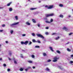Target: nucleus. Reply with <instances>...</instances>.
<instances>
[{
  "label": "nucleus",
  "instance_id": "14",
  "mask_svg": "<svg viewBox=\"0 0 73 73\" xmlns=\"http://www.w3.org/2000/svg\"><path fill=\"white\" fill-rule=\"evenodd\" d=\"M56 52H57V53H58V54H60L61 52H60V51L58 50H56Z\"/></svg>",
  "mask_w": 73,
  "mask_h": 73
},
{
  "label": "nucleus",
  "instance_id": "60",
  "mask_svg": "<svg viewBox=\"0 0 73 73\" xmlns=\"http://www.w3.org/2000/svg\"><path fill=\"white\" fill-rule=\"evenodd\" d=\"M9 58V60H11V58Z\"/></svg>",
  "mask_w": 73,
  "mask_h": 73
},
{
  "label": "nucleus",
  "instance_id": "64",
  "mask_svg": "<svg viewBox=\"0 0 73 73\" xmlns=\"http://www.w3.org/2000/svg\"><path fill=\"white\" fill-rule=\"evenodd\" d=\"M28 16H29V15H27V17H28Z\"/></svg>",
  "mask_w": 73,
  "mask_h": 73
},
{
  "label": "nucleus",
  "instance_id": "55",
  "mask_svg": "<svg viewBox=\"0 0 73 73\" xmlns=\"http://www.w3.org/2000/svg\"><path fill=\"white\" fill-rule=\"evenodd\" d=\"M35 68H36V67H35V66H33V69H35Z\"/></svg>",
  "mask_w": 73,
  "mask_h": 73
},
{
  "label": "nucleus",
  "instance_id": "26",
  "mask_svg": "<svg viewBox=\"0 0 73 73\" xmlns=\"http://www.w3.org/2000/svg\"><path fill=\"white\" fill-rule=\"evenodd\" d=\"M35 48H40V46H35Z\"/></svg>",
  "mask_w": 73,
  "mask_h": 73
},
{
  "label": "nucleus",
  "instance_id": "1",
  "mask_svg": "<svg viewBox=\"0 0 73 73\" xmlns=\"http://www.w3.org/2000/svg\"><path fill=\"white\" fill-rule=\"evenodd\" d=\"M36 36L38 37H40V38H41L43 39H44L45 38L41 34H36Z\"/></svg>",
  "mask_w": 73,
  "mask_h": 73
},
{
  "label": "nucleus",
  "instance_id": "6",
  "mask_svg": "<svg viewBox=\"0 0 73 73\" xmlns=\"http://www.w3.org/2000/svg\"><path fill=\"white\" fill-rule=\"evenodd\" d=\"M60 37L58 36L57 37L55 38V40H58V39H60Z\"/></svg>",
  "mask_w": 73,
  "mask_h": 73
},
{
  "label": "nucleus",
  "instance_id": "45",
  "mask_svg": "<svg viewBox=\"0 0 73 73\" xmlns=\"http://www.w3.org/2000/svg\"><path fill=\"white\" fill-rule=\"evenodd\" d=\"M72 34H73V33H71L69 34V36H70V35H72Z\"/></svg>",
  "mask_w": 73,
  "mask_h": 73
},
{
  "label": "nucleus",
  "instance_id": "40",
  "mask_svg": "<svg viewBox=\"0 0 73 73\" xmlns=\"http://www.w3.org/2000/svg\"><path fill=\"white\" fill-rule=\"evenodd\" d=\"M53 19H51L50 20V22L51 23V22H53Z\"/></svg>",
  "mask_w": 73,
  "mask_h": 73
},
{
  "label": "nucleus",
  "instance_id": "8",
  "mask_svg": "<svg viewBox=\"0 0 73 73\" xmlns=\"http://www.w3.org/2000/svg\"><path fill=\"white\" fill-rule=\"evenodd\" d=\"M29 42V41H26L24 42V44L25 45H27V44Z\"/></svg>",
  "mask_w": 73,
  "mask_h": 73
},
{
  "label": "nucleus",
  "instance_id": "46",
  "mask_svg": "<svg viewBox=\"0 0 73 73\" xmlns=\"http://www.w3.org/2000/svg\"><path fill=\"white\" fill-rule=\"evenodd\" d=\"M26 36V34H23L22 35V36Z\"/></svg>",
  "mask_w": 73,
  "mask_h": 73
},
{
  "label": "nucleus",
  "instance_id": "30",
  "mask_svg": "<svg viewBox=\"0 0 73 73\" xmlns=\"http://www.w3.org/2000/svg\"><path fill=\"white\" fill-rule=\"evenodd\" d=\"M23 70H24L23 68H20L19 70H20V71H23Z\"/></svg>",
  "mask_w": 73,
  "mask_h": 73
},
{
  "label": "nucleus",
  "instance_id": "37",
  "mask_svg": "<svg viewBox=\"0 0 73 73\" xmlns=\"http://www.w3.org/2000/svg\"><path fill=\"white\" fill-rule=\"evenodd\" d=\"M10 70H11V69L9 68H8L7 70V72H10Z\"/></svg>",
  "mask_w": 73,
  "mask_h": 73
},
{
  "label": "nucleus",
  "instance_id": "9",
  "mask_svg": "<svg viewBox=\"0 0 73 73\" xmlns=\"http://www.w3.org/2000/svg\"><path fill=\"white\" fill-rule=\"evenodd\" d=\"M37 9V8H31L30 9V10H31V11H33V10H35V9Z\"/></svg>",
  "mask_w": 73,
  "mask_h": 73
},
{
  "label": "nucleus",
  "instance_id": "39",
  "mask_svg": "<svg viewBox=\"0 0 73 73\" xmlns=\"http://www.w3.org/2000/svg\"><path fill=\"white\" fill-rule=\"evenodd\" d=\"M31 57H32V58H35V55H32L31 56Z\"/></svg>",
  "mask_w": 73,
  "mask_h": 73
},
{
  "label": "nucleus",
  "instance_id": "50",
  "mask_svg": "<svg viewBox=\"0 0 73 73\" xmlns=\"http://www.w3.org/2000/svg\"><path fill=\"white\" fill-rule=\"evenodd\" d=\"M28 70V69L27 68L25 69V71H27Z\"/></svg>",
  "mask_w": 73,
  "mask_h": 73
},
{
  "label": "nucleus",
  "instance_id": "10",
  "mask_svg": "<svg viewBox=\"0 0 73 73\" xmlns=\"http://www.w3.org/2000/svg\"><path fill=\"white\" fill-rule=\"evenodd\" d=\"M26 24L27 25H31V23L29 22H26Z\"/></svg>",
  "mask_w": 73,
  "mask_h": 73
},
{
  "label": "nucleus",
  "instance_id": "16",
  "mask_svg": "<svg viewBox=\"0 0 73 73\" xmlns=\"http://www.w3.org/2000/svg\"><path fill=\"white\" fill-rule=\"evenodd\" d=\"M43 56H46V54L45 53H43Z\"/></svg>",
  "mask_w": 73,
  "mask_h": 73
},
{
  "label": "nucleus",
  "instance_id": "35",
  "mask_svg": "<svg viewBox=\"0 0 73 73\" xmlns=\"http://www.w3.org/2000/svg\"><path fill=\"white\" fill-rule=\"evenodd\" d=\"M14 62L15 64H17V63L16 61V60H14Z\"/></svg>",
  "mask_w": 73,
  "mask_h": 73
},
{
  "label": "nucleus",
  "instance_id": "4",
  "mask_svg": "<svg viewBox=\"0 0 73 73\" xmlns=\"http://www.w3.org/2000/svg\"><path fill=\"white\" fill-rule=\"evenodd\" d=\"M53 5H51L48 8V9H52V8H53Z\"/></svg>",
  "mask_w": 73,
  "mask_h": 73
},
{
  "label": "nucleus",
  "instance_id": "58",
  "mask_svg": "<svg viewBox=\"0 0 73 73\" xmlns=\"http://www.w3.org/2000/svg\"><path fill=\"white\" fill-rule=\"evenodd\" d=\"M41 1H38V3H41Z\"/></svg>",
  "mask_w": 73,
  "mask_h": 73
},
{
  "label": "nucleus",
  "instance_id": "43",
  "mask_svg": "<svg viewBox=\"0 0 73 73\" xmlns=\"http://www.w3.org/2000/svg\"><path fill=\"white\" fill-rule=\"evenodd\" d=\"M27 68L28 69H28H29L31 68V67H28Z\"/></svg>",
  "mask_w": 73,
  "mask_h": 73
},
{
  "label": "nucleus",
  "instance_id": "32",
  "mask_svg": "<svg viewBox=\"0 0 73 73\" xmlns=\"http://www.w3.org/2000/svg\"><path fill=\"white\" fill-rule=\"evenodd\" d=\"M9 54L10 56H11V55H12V52H10L9 53Z\"/></svg>",
  "mask_w": 73,
  "mask_h": 73
},
{
  "label": "nucleus",
  "instance_id": "57",
  "mask_svg": "<svg viewBox=\"0 0 73 73\" xmlns=\"http://www.w3.org/2000/svg\"><path fill=\"white\" fill-rule=\"evenodd\" d=\"M3 9V7H0V9Z\"/></svg>",
  "mask_w": 73,
  "mask_h": 73
},
{
  "label": "nucleus",
  "instance_id": "44",
  "mask_svg": "<svg viewBox=\"0 0 73 73\" xmlns=\"http://www.w3.org/2000/svg\"><path fill=\"white\" fill-rule=\"evenodd\" d=\"M37 26L38 27H40V24H38Z\"/></svg>",
  "mask_w": 73,
  "mask_h": 73
},
{
  "label": "nucleus",
  "instance_id": "21",
  "mask_svg": "<svg viewBox=\"0 0 73 73\" xmlns=\"http://www.w3.org/2000/svg\"><path fill=\"white\" fill-rule=\"evenodd\" d=\"M36 42H37L39 44H40V43H41V42L40 41L38 40L36 41Z\"/></svg>",
  "mask_w": 73,
  "mask_h": 73
},
{
  "label": "nucleus",
  "instance_id": "13",
  "mask_svg": "<svg viewBox=\"0 0 73 73\" xmlns=\"http://www.w3.org/2000/svg\"><path fill=\"white\" fill-rule=\"evenodd\" d=\"M63 29H64L65 30V31H68V29H67V28H66L65 27H64L63 28Z\"/></svg>",
  "mask_w": 73,
  "mask_h": 73
},
{
  "label": "nucleus",
  "instance_id": "51",
  "mask_svg": "<svg viewBox=\"0 0 73 73\" xmlns=\"http://www.w3.org/2000/svg\"><path fill=\"white\" fill-rule=\"evenodd\" d=\"M70 63L71 64H72V63H73V62L72 61H70Z\"/></svg>",
  "mask_w": 73,
  "mask_h": 73
},
{
  "label": "nucleus",
  "instance_id": "52",
  "mask_svg": "<svg viewBox=\"0 0 73 73\" xmlns=\"http://www.w3.org/2000/svg\"><path fill=\"white\" fill-rule=\"evenodd\" d=\"M5 42H6V44H8V41H6Z\"/></svg>",
  "mask_w": 73,
  "mask_h": 73
},
{
  "label": "nucleus",
  "instance_id": "12",
  "mask_svg": "<svg viewBox=\"0 0 73 73\" xmlns=\"http://www.w3.org/2000/svg\"><path fill=\"white\" fill-rule=\"evenodd\" d=\"M46 70V71H48V72H49V71H50V70L48 68H46L45 69Z\"/></svg>",
  "mask_w": 73,
  "mask_h": 73
},
{
  "label": "nucleus",
  "instance_id": "36",
  "mask_svg": "<svg viewBox=\"0 0 73 73\" xmlns=\"http://www.w3.org/2000/svg\"><path fill=\"white\" fill-rule=\"evenodd\" d=\"M21 44L22 45H23V44H24V42H21Z\"/></svg>",
  "mask_w": 73,
  "mask_h": 73
},
{
  "label": "nucleus",
  "instance_id": "61",
  "mask_svg": "<svg viewBox=\"0 0 73 73\" xmlns=\"http://www.w3.org/2000/svg\"><path fill=\"white\" fill-rule=\"evenodd\" d=\"M71 17V15H69L68 16V17Z\"/></svg>",
  "mask_w": 73,
  "mask_h": 73
},
{
  "label": "nucleus",
  "instance_id": "54",
  "mask_svg": "<svg viewBox=\"0 0 73 73\" xmlns=\"http://www.w3.org/2000/svg\"><path fill=\"white\" fill-rule=\"evenodd\" d=\"M56 35V33H53L52 34V35Z\"/></svg>",
  "mask_w": 73,
  "mask_h": 73
},
{
  "label": "nucleus",
  "instance_id": "24",
  "mask_svg": "<svg viewBox=\"0 0 73 73\" xmlns=\"http://www.w3.org/2000/svg\"><path fill=\"white\" fill-rule=\"evenodd\" d=\"M59 17H61L62 18L63 17H64V16H63V15H59Z\"/></svg>",
  "mask_w": 73,
  "mask_h": 73
},
{
  "label": "nucleus",
  "instance_id": "38",
  "mask_svg": "<svg viewBox=\"0 0 73 73\" xmlns=\"http://www.w3.org/2000/svg\"><path fill=\"white\" fill-rule=\"evenodd\" d=\"M5 27V25L3 24V25H2V27Z\"/></svg>",
  "mask_w": 73,
  "mask_h": 73
},
{
  "label": "nucleus",
  "instance_id": "20",
  "mask_svg": "<svg viewBox=\"0 0 73 73\" xmlns=\"http://www.w3.org/2000/svg\"><path fill=\"white\" fill-rule=\"evenodd\" d=\"M32 41L33 42H36L37 41H36L35 39H33L32 40Z\"/></svg>",
  "mask_w": 73,
  "mask_h": 73
},
{
  "label": "nucleus",
  "instance_id": "34",
  "mask_svg": "<svg viewBox=\"0 0 73 73\" xmlns=\"http://www.w3.org/2000/svg\"><path fill=\"white\" fill-rule=\"evenodd\" d=\"M59 7H63V5L62 4H60L59 5Z\"/></svg>",
  "mask_w": 73,
  "mask_h": 73
},
{
  "label": "nucleus",
  "instance_id": "15",
  "mask_svg": "<svg viewBox=\"0 0 73 73\" xmlns=\"http://www.w3.org/2000/svg\"><path fill=\"white\" fill-rule=\"evenodd\" d=\"M46 17H48L50 16V14H46Z\"/></svg>",
  "mask_w": 73,
  "mask_h": 73
},
{
  "label": "nucleus",
  "instance_id": "23",
  "mask_svg": "<svg viewBox=\"0 0 73 73\" xmlns=\"http://www.w3.org/2000/svg\"><path fill=\"white\" fill-rule=\"evenodd\" d=\"M31 35L32 36H34V37H35V33H32Z\"/></svg>",
  "mask_w": 73,
  "mask_h": 73
},
{
  "label": "nucleus",
  "instance_id": "11",
  "mask_svg": "<svg viewBox=\"0 0 73 73\" xmlns=\"http://www.w3.org/2000/svg\"><path fill=\"white\" fill-rule=\"evenodd\" d=\"M9 9V11L10 12H12V10H13L12 8L11 7Z\"/></svg>",
  "mask_w": 73,
  "mask_h": 73
},
{
  "label": "nucleus",
  "instance_id": "53",
  "mask_svg": "<svg viewBox=\"0 0 73 73\" xmlns=\"http://www.w3.org/2000/svg\"><path fill=\"white\" fill-rule=\"evenodd\" d=\"M46 29H49V27H47L46 28Z\"/></svg>",
  "mask_w": 73,
  "mask_h": 73
},
{
  "label": "nucleus",
  "instance_id": "25",
  "mask_svg": "<svg viewBox=\"0 0 73 73\" xmlns=\"http://www.w3.org/2000/svg\"><path fill=\"white\" fill-rule=\"evenodd\" d=\"M49 15H50V16H54V14L53 13L50 14Z\"/></svg>",
  "mask_w": 73,
  "mask_h": 73
},
{
  "label": "nucleus",
  "instance_id": "31",
  "mask_svg": "<svg viewBox=\"0 0 73 73\" xmlns=\"http://www.w3.org/2000/svg\"><path fill=\"white\" fill-rule=\"evenodd\" d=\"M10 33L11 34H13V30H11L10 31Z\"/></svg>",
  "mask_w": 73,
  "mask_h": 73
},
{
  "label": "nucleus",
  "instance_id": "48",
  "mask_svg": "<svg viewBox=\"0 0 73 73\" xmlns=\"http://www.w3.org/2000/svg\"><path fill=\"white\" fill-rule=\"evenodd\" d=\"M31 44H32V42H31V41H30V43H29V44L31 45Z\"/></svg>",
  "mask_w": 73,
  "mask_h": 73
},
{
  "label": "nucleus",
  "instance_id": "47",
  "mask_svg": "<svg viewBox=\"0 0 73 73\" xmlns=\"http://www.w3.org/2000/svg\"><path fill=\"white\" fill-rule=\"evenodd\" d=\"M3 66H5V67L6 66H7V65H6V64H3Z\"/></svg>",
  "mask_w": 73,
  "mask_h": 73
},
{
  "label": "nucleus",
  "instance_id": "42",
  "mask_svg": "<svg viewBox=\"0 0 73 73\" xmlns=\"http://www.w3.org/2000/svg\"><path fill=\"white\" fill-rule=\"evenodd\" d=\"M21 58H23V54H21Z\"/></svg>",
  "mask_w": 73,
  "mask_h": 73
},
{
  "label": "nucleus",
  "instance_id": "19",
  "mask_svg": "<svg viewBox=\"0 0 73 73\" xmlns=\"http://www.w3.org/2000/svg\"><path fill=\"white\" fill-rule=\"evenodd\" d=\"M15 19L16 20H18V17L17 16H15Z\"/></svg>",
  "mask_w": 73,
  "mask_h": 73
},
{
  "label": "nucleus",
  "instance_id": "49",
  "mask_svg": "<svg viewBox=\"0 0 73 73\" xmlns=\"http://www.w3.org/2000/svg\"><path fill=\"white\" fill-rule=\"evenodd\" d=\"M45 8H48V6L46 5L45 6Z\"/></svg>",
  "mask_w": 73,
  "mask_h": 73
},
{
  "label": "nucleus",
  "instance_id": "7",
  "mask_svg": "<svg viewBox=\"0 0 73 73\" xmlns=\"http://www.w3.org/2000/svg\"><path fill=\"white\" fill-rule=\"evenodd\" d=\"M58 69H60L61 70H62V69H63V68H62L61 67L59 66H58Z\"/></svg>",
  "mask_w": 73,
  "mask_h": 73
},
{
  "label": "nucleus",
  "instance_id": "59",
  "mask_svg": "<svg viewBox=\"0 0 73 73\" xmlns=\"http://www.w3.org/2000/svg\"><path fill=\"white\" fill-rule=\"evenodd\" d=\"M2 60V58H0V61H1V60Z\"/></svg>",
  "mask_w": 73,
  "mask_h": 73
},
{
  "label": "nucleus",
  "instance_id": "62",
  "mask_svg": "<svg viewBox=\"0 0 73 73\" xmlns=\"http://www.w3.org/2000/svg\"><path fill=\"white\" fill-rule=\"evenodd\" d=\"M69 42H68L67 43H66V44H69Z\"/></svg>",
  "mask_w": 73,
  "mask_h": 73
},
{
  "label": "nucleus",
  "instance_id": "33",
  "mask_svg": "<svg viewBox=\"0 0 73 73\" xmlns=\"http://www.w3.org/2000/svg\"><path fill=\"white\" fill-rule=\"evenodd\" d=\"M51 61H52V60H51L48 59L47 61V62H51Z\"/></svg>",
  "mask_w": 73,
  "mask_h": 73
},
{
  "label": "nucleus",
  "instance_id": "18",
  "mask_svg": "<svg viewBox=\"0 0 73 73\" xmlns=\"http://www.w3.org/2000/svg\"><path fill=\"white\" fill-rule=\"evenodd\" d=\"M11 3H12V2H11L9 3H8L7 5V6H10V5H11Z\"/></svg>",
  "mask_w": 73,
  "mask_h": 73
},
{
  "label": "nucleus",
  "instance_id": "17",
  "mask_svg": "<svg viewBox=\"0 0 73 73\" xmlns=\"http://www.w3.org/2000/svg\"><path fill=\"white\" fill-rule=\"evenodd\" d=\"M67 50L68 52H71V50L69 49L68 48H67Z\"/></svg>",
  "mask_w": 73,
  "mask_h": 73
},
{
  "label": "nucleus",
  "instance_id": "27",
  "mask_svg": "<svg viewBox=\"0 0 73 73\" xmlns=\"http://www.w3.org/2000/svg\"><path fill=\"white\" fill-rule=\"evenodd\" d=\"M32 21H33V23H36V21H35V19H32Z\"/></svg>",
  "mask_w": 73,
  "mask_h": 73
},
{
  "label": "nucleus",
  "instance_id": "3",
  "mask_svg": "<svg viewBox=\"0 0 73 73\" xmlns=\"http://www.w3.org/2000/svg\"><path fill=\"white\" fill-rule=\"evenodd\" d=\"M19 23V22H17L16 23H14L12 24H11L10 26L11 27H13V26H14V25H17V24H18Z\"/></svg>",
  "mask_w": 73,
  "mask_h": 73
},
{
  "label": "nucleus",
  "instance_id": "28",
  "mask_svg": "<svg viewBox=\"0 0 73 73\" xmlns=\"http://www.w3.org/2000/svg\"><path fill=\"white\" fill-rule=\"evenodd\" d=\"M22 51H23L25 53H27V50H22Z\"/></svg>",
  "mask_w": 73,
  "mask_h": 73
},
{
  "label": "nucleus",
  "instance_id": "2",
  "mask_svg": "<svg viewBox=\"0 0 73 73\" xmlns=\"http://www.w3.org/2000/svg\"><path fill=\"white\" fill-rule=\"evenodd\" d=\"M59 58H57V56H55L54 58V60H52L53 62H56L57 61L58 59Z\"/></svg>",
  "mask_w": 73,
  "mask_h": 73
},
{
  "label": "nucleus",
  "instance_id": "29",
  "mask_svg": "<svg viewBox=\"0 0 73 73\" xmlns=\"http://www.w3.org/2000/svg\"><path fill=\"white\" fill-rule=\"evenodd\" d=\"M45 34L46 35H49V33H48V32H46L45 33Z\"/></svg>",
  "mask_w": 73,
  "mask_h": 73
},
{
  "label": "nucleus",
  "instance_id": "5",
  "mask_svg": "<svg viewBox=\"0 0 73 73\" xmlns=\"http://www.w3.org/2000/svg\"><path fill=\"white\" fill-rule=\"evenodd\" d=\"M49 48L50 49V50L52 51V52H54V50H53V48L52 47H49Z\"/></svg>",
  "mask_w": 73,
  "mask_h": 73
},
{
  "label": "nucleus",
  "instance_id": "56",
  "mask_svg": "<svg viewBox=\"0 0 73 73\" xmlns=\"http://www.w3.org/2000/svg\"><path fill=\"white\" fill-rule=\"evenodd\" d=\"M3 30H0V32H3Z\"/></svg>",
  "mask_w": 73,
  "mask_h": 73
},
{
  "label": "nucleus",
  "instance_id": "22",
  "mask_svg": "<svg viewBox=\"0 0 73 73\" xmlns=\"http://www.w3.org/2000/svg\"><path fill=\"white\" fill-rule=\"evenodd\" d=\"M45 23H50V21H45Z\"/></svg>",
  "mask_w": 73,
  "mask_h": 73
},
{
  "label": "nucleus",
  "instance_id": "41",
  "mask_svg": "<svg viewBox=\"0 0 73 73\" xmlns=\"http://www.w3.org/2000/svg\"><path fill=\"white\" fill-rule=\"evenodd\" d=\"M28 62L29 63H32V62L31 60L28 61Z\"/></svg>",
  "mask_w": 73,
  "mask_h": 73
},
{
  "label": "nucleus",
  "instance_id": "63",
  "mask_svg": "<svg viewBox=\"0 0 73 73\" xmlns=\"http://www.w3.org/2000/svg\"><path fill=\"white\" fill-rule=\"evenodd\" d=\"M36 13L37 14L38 13V12H36Z\"/></svg>",
  "mask_w": 73,
  "mask_h": 73
}]
</instances>
